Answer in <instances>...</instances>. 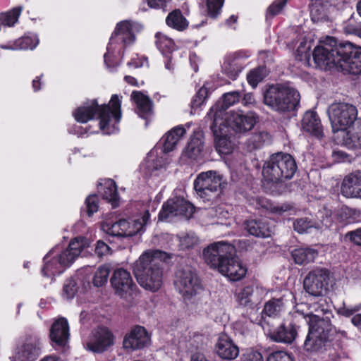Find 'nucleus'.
<instances>
[{
  "label": "nucleus",
  "instance_id": "obj_10",
  "mask_svg": "<svg viewBox=\"0 0 361 361\" xmlns=\"http://www.w3.org/2000/svg\"><path fill=\"white\" fill-rule=\"evenodd\" d=\"M306 321L305 313L295 310L275 330L270 333V338L278 343H292L298 335L300 325Z\"/></svg>",
  "mask_w": 361,
  "mask_h": 361
},
{
  "label": "nucleus",
  "instance_id": "obj_60",
  "mask_svg": "<svg viewBox=\"0 0 361 361\" xmlns=\"http://www.w3.org/2000/svg\"><path fill=\"white\" fill-rule=\"evenodd\" d=\"M77 291L76 283L73 279H68L63 286V292L67 298H72Z\"/></svg>",
  "mask_w": 361,
  "mask_h": 361
},
{
  "label": "nucleus",
  "instance_id": "obj_16",
  "mask_svg": "<svg viewBox=\"0 0 361 361\" xmlns=\"http://www.w3.org/2000/svg\"><path fill=\"white\" fill-rule=\"evenodd\" d=\"M195 211L194 206L184 198L176 197L167 200L159 214V219L161 221L176 216H183L190 219Z\"/></svg>",
  "mask_w": 361,
  "mask_h": 361
},
{
  "label": "nucleus",
  "instance_id": "obj_33",
  "mask_svg": "<svg viewBox=\"0 0 361 361\" xmlns=\"http://www.w3.org/2000/svg\"><path fill=\"white\" fill-rule=\"evenodd\" d=\"M245 229L256 237L267 238L270 236V229L267 223L262 219H250L244 224Z\"/></svg>",
  "mask_w": 361,
  "mask_h": 361
},
{
  "label": "nucleus",
  "instance_id": "obj_62",
  "mask_svg": "<svg viewBox=\"0 0 361 361\" xmlns=\"http://www.w3.org/2000/svg\"><path fill=\"white\" fill-rule=\"evenodd\" d=\"M110 247L104 242L99 240L94 249L95 253L100 257L106 256L110 253Z\"/></svg>",
  "mask_w": 361,
  "mask_h": 361
},
{
  "label": "nucleus",
  "instance_id": "obj_53",
  "mask_svg": "<svg viewBox=\"0 0 361 361\" xmlns=\"http://www.w3.org/2000/svg\"><path fill=\"white\" fill-rule=\"evenodd\" d=\"M227 83V80L220 77L219 75H213L209 80L205 82L200 90L207 91L213 89H217Z\"/></svg>",
  "mask_w": 361,
  "mask_h": 361
},
{
  "label": "nucleus",
  "instance_id": "obj_29",
  "mask_svg": "<svg viewBox=\"0 0 361 361\" xmlns=\"http://www.w3.org/2000/svg\"><path fill=\"white\" fill-rule=\"evenodd\" d=\"M302 128L304 131L317 138H321L323 136L320 118L314 111H307L305 112L302 120Z\"/></svg>",
  "mask_w": 361,
  "mask_h": 361
},
{
  "label": "nucleus",
  "instance_id": "obj_14",
  "mask_svg": "<svg viewBox=\"0 0 361 361\" xmlns=\"http://www.w3.org/2000/svg\"><path fill=\"white\" fill-rule=\"evenodd\" d=\"M52 255L54 256L47 262V276L60 275L77 258L76 254L72 252L68 247L61 251L59 246L50 250L47 254V258Z\"/></svg>",
  "mask_w": 361,
  "mask_h": 361
},
{
  "label": "nucleus",
  "instance_id": "obj_17",
  "mask_svg": "<svg viewBox=\"0 0 361 361\" xmlns=\"http://www.w3.org/2000/svg\"><path fill=\"white\" fill-rule=\"evenodd\" d=\"M234 252V247L231 245L218 242L209 245L203 251V255L207 264L211 267L219 269L221 264H224L228 257L232 256Z\"/></svg>",
  "mask_w": 361,
  "mask_h": 361
},
{
  "label": "nucleus",
  "instance_id": "obj_52",
  "mask_svg": "<svg viewBox=\"0 0 361 361\" xmlns=\"http://www.w3.org/2000/svg\"><path fill=\"white\" fill-rule=\"evenodd\" d=\"M224 0H206L207 15L215 18L220 13Z\"/></svg>",
  "mask_w": 361,
  "mask_h": 361
},
{
  "label": "nucleus",
  "instance_id": "obj_24",
  "mask_svg": "<svg viewBox=\"0 0 361 361\" xmlns=\"http://www.w3.org/2000/svg\"><path fill=\"white\" fill-rule=\"evenodd\" d=\"M249 56L250 54L243 51L231 54L226 57L222 66L224 72L230 78L235 80L244 67L243 60Z\"/></svg>",
  "mask_w": 361,
  "mask_h": 361
},
{
  "label": "nucleus",
  "instance_id": "obj_5",
  "mask_svg": "<svg viewBox=\"0 0 361 361\" xmlns=\"http://www.w3.org/2000/svg\"><path fill=\"white\" fill-rule=\"evenodd\" d=\"M309 325L308 334L303 344L305 351L310 354H322L331 350L335 331L328 317L318 314H305Z\"/></svg>",
  "mask_w": 361,
  "mask_h": 361
},
{
  "label": "nucleus",
  "instance_id": "obj_57",
  "mask_svg": "<svg viewBox=\"0 0 361 361\" xmlns=\"http://www.w3.org/2000/svg\"><path fill=\"white\" fill-rule=\"evenodd\" d=\"M267 361H293V360L286 352L276 351L268 356Z\"/></svg>",
  "mask_w": 361,
  "mask_h": 361
},
{
  "label": "nucleus",
  "instance_id": "obj_59",
  "mask_svg": "<svg viewBox=\"0 0 361 361\" xmlns=\"http://www.w3.org/2000/svg\"><path fill=\"white\" fill-rule=\"evenodd\" d=\"M171 1V0H147L149 8L161 10L163 12L167 11V6Z\"/></svg>",
  "mask_w": 361,
  "mask_h": 361
},
{
  "label": "nucleus",
  "instance_id": "obj_51",
  "mask_svg": "<svg viewBox=\"0 0 361 361\" xmlns=\"http://www.w3.org/2000/svg\"><path fill=\"white\" fill-rule=\"evenodd\" d=\"M180 250H187L193 247L198 243V238L194 233H187L178 237Z\"/></svg>",
  "mask_w": 361,
  "mask_h": 361
},
{
  "label": "nucleus",
  "instance_id": "obj_2",
  "mask_svg": "<svg viewBox=\"0 0 361 361\" xmlns=\"http://www.w3.org/2000/svg\"><path fill=\"white\" fill-rule=\"evenodd\" d=\"M73 116L80 123H87L97 117L104 133L114 134L118 130L121 118V100L117 94H114L107 105H99L95 99L87 101L75 110Z\"/></svg>",
  "mask_w": 361,
  "mask_h": 361
},
{
  "label": "nucleus",
  "instance_id": "obj_39",
  "mask_svg": "<svg viewBox=\"0 0 361 361\" xmlns=\"http://www.w3.org/2000/svg\"><path fill=\"white\" fill-rule=\"evenodd\" d=\"M102 190L103 191H100V192L103 199L111 203L113 207H118L119 198L115 182L113 180H106L104 184Z\"/></svg>",
  "mask_w": 361,
  "mask_h": 361
},
{
  "label": "nucleus",
  "instance_id": "obj_19",
  "mask_svg": "<svg viewBox=\"0 0 361 361\" xmlns=\"http://www.w3.org/2000/svg\"><path fill=\"white\" fill-rule=\"evenodd\" d=\"M295 297L292 292L285 291L279 297H274L264 303L262 313L270 317H278L287 307L293 303Z\"/></svg>",
  "mask_w": 361,
  "mask_h": 361
},
{
  "label": "nucleus",
  "instance_id": "obj_58",
  "mask_svg": "<svg viewBox=\"0 0 361 361\" xmlns=\"http://www.w3.org/2000/svg\"><path fill=\"white\" fill-rule=\"evenodd\" d=\"M147 64V60L145 57H139L137 54H133L130 59L127 62V66L131 68H139Z\"/></svg>",
  "mask_w": 361,
  "mask_h": 361
},
{
  "label": "nucleus",
  "instance_id": "obj_50",
  "mask_svg": "<svg viewBox=\"0 0 361 361\" xmlns=\"http://www.w3.org/2000/svg\"><path fill=\"white\" fill-rule=\"evenodd\" d=\"M339 215L342 221L351 223L356 221L360 216V212L355 209L343 207L340 209Z\"/></svg>",
  "mask_w": 361,
  "mask_h": 361
},
{
  "label": "nucleus",
  "instance_id": "obj_34",
  "mask_svg": "<svg viewBox=\"0 0 361 361\" xmlns=\"http://www.w3.org/2000/svg\"><path fill=\"white\" fill-rule=\"evenodd\" d=\"M131 97L136 104L137 114L146 119L152 114V101L142 92H133Z\"/></svg>",
  "mask_w": 361,
  "mask_h": 361
},
{
  "label": "nucleus",
  "instance_id": "obj_18",
  "mask_svg": "<svg viewBox=\"0 0 361 361\" xmlns=\"http://www.w3.org/2000/svg\"><path fill=\"white\" fill-rule=\"evenodd\" d=\"M317 218L319 221H312L307 218H300L296 219L293 223V228L298 233H308L309 231L315 228L320 229L322 228H329L333 223L332 212L330 209L324 208L318 212Z\"/></svg>",
  "mask_w": 361,
  "mask_h": 361
},
{
  "label": "nucleus",
  "instance_id": "obj_40",
  "mask_svg": "<svg viewBox=\"0 0 361 361\" xmlns=\"http://www.w3.org/2000/svg\"><path fill=\"white\" fill-rule=\"evenodd\" d=\"M226 129H221L219 133L212 132L215 137L216 149L221 154H228L232 152L233 144L226 134Z\"/></svg>",
  "mask_w": 361,
  "mask_h": 361
},
{
  "label": "nucleus",
  "instance_id": "obj_36",
  "mask_svg": "<svg viewBox=\"0 0 361 361\" xmlns=\"http://www.w3.org/2000/svg\"><path fill=\"white\" fill-rule=\"evenodd\" d=\"M317 255L318 252L316 250L308 247L296 248L292 251L294 262L300 265L314 262Z\"/></svg>",
  "mask_w": 361,
  "mask_h": 361
},
{
  "label": "nucleus",
  "instance_id": "obj_21",
  "mask_svg": "<svg viewBox=\"0 0 361 361\" xmlns=\"http://www.w3.org/2000/svg\"><path fill=\"white\" fill-rule=\"evenodd\" d=\"M40 353L39 342L36 340H29L18 345L9 360L10 361H35Z\"/></svg>",
  "mask_w": 361,
  "mask_h": 361
},
{
  "label": "nucleus",
  "instance_id": "obj_23",
  "mask_svg": "<svg viewBox=\"0 0 361 361\" xmlns=\"http://www.w3.org/2000/svg\"><path fill=\"white\" fill-rule=\"evenodd\" d=\"M341 192L345 197L361 199V171H356L344 177Z\"/></svg>",
  "mask_w": 361,
  "mask_h": 361
},
{
  "label": "nucleus",
  "instance_id": "obj_6",
  "mask_svg": "<svg viewBox=\"0 0 361 361\" xmlns=\"http://www.w3.org/2000/svg\"><path fill=\"white\" fill-rule=\"evenodd\" d=\"M257 122V116L252 111L244 114L240 110L224 112V109H218L213 114L210 128L215 133L228 127L236 133H245L252 130Z\"/></svg>",
  "mask_w": 361,
  "mask_h": 361
},
{
  "label": "nucleus",
  "instance_id": "obj_54",
  "mask_svg": "<svg viewBox=\"0 0 361 361\" xmlns=\"http://www.w3.org/2000/svg\"><path fill=\"white\" fill-rule=\"evenodd\" d=\"M86 212L88 216L98 211L99 209V197L96 195H90L85 200Z\"/></svg>",
  "mask_w": 361,
  "mask_h": 361
},
{
  "label": "nucleus",
  "instance_id": "obj_20",
  "mask_svg": "<svg viewBox=\"0 0 361 361\" xmlns=\"http://www.w3.org/2000/svg\"><path fill=\"white\" fill-rule=\"evenodd\" d=\"M150 343V337L146 329L140 326L132 329L123 339V348L130 350H135L147 347Z\"/></svg>",
  "mask_w": 361,
  "mask_h": 361
},
{
  "label": "nucleus",
  "instance_id": "obj_30",
  "mask_svg": "<svg viewBox=\"0 0 361 361\" xmlns=\"http://www.w3.org/2000/svg\"><path fill=\"white\" fill-rule=\"evenodd\" d=\"M185 133L186 129L184 127L178 126L166 133L161 138L163 151L164 152L173 151L178 142L183 137Z\"/></svg>",
  "mask_w": 361,
  "mask_h": 361
},
{
  "label": "nucleus",
  "instance_id": "obj_7",
  "mask_svg": "<svg viewBox=\"0 0 361 361\" xmlns=\"http://www.w3.org/2000/svg\"><path fill=\"white\" fill-rule=\"evenodd\" d=\"M294 158L289 154H274L264 162L262 169L264 178L271 183H279L291 179L297 171Z\"/></svg>",
  "mask_w": 361,
  "mask_h": 361
},
{
  "label": "nucleus",
  "instance_id": "obj_31",
  "mask_svg": "<svg viewBox=\"0 0 361 361\" xmlns=\"http://www.w3.org/2000/svg\"><path fill=\"white\" fill-rule=\"evenodd\" d=\"M240 95L239 92H228L223 94L222 101H218L214 106H213L207 115V118L213 121V114L216 113L218 109H224V112L231 105L238 102L240 99Z\"/></svg>",
  "mask_w": 361,
  "mask_h": 361
},
{
  "label": "nucleus",
  "instance_id": "obj_27",
  "mask_svg": "<svg viewBox=\"0 0 361 361\" xmlns=\"http://www.w3.org/2000/svg\"><path fill=\"white\" fill-rule=\"evenodd\" d=\"M216 351L221 358L228 360H234L239 355L238 347L226 335L219 337Z\"/></svg>",
  "mask_w": 361,
  "mask_h": 361
},
{
  "label": "nucleus",
  "instance_id": "obj_38",
  "mask_svg": "<svg viewBox=\"0 0 361 361\" xmlns=\"http://www.w3.org/2000/svg\"><path fill=\"white\" fill-rule=\"evenodd\" d=\"M166 23L178 31H183L188 26V22L180 10H174L169 13L166 18Z\"/></svg>",
  "mask_w": 361,
  "mask_h": 361
},
{
  "label": "nucleus",
  "instance_id": "obj_25",
  "mask_svg": "<svg viewBox=\"0 0 361 361\" xmlns=\"http://www.w3.org/2000/svg\"><path fill=\"white\" fill-rule=\"evenodd\" d=\"M218 271L231 281H235L245 276L247 268L238 258L230 256L224 264H221Z\"/></svg>",
  "mask_w": 361,
  "mask_h": 361
},
{
  "label": "nucleus",
  "instance_id": "obj_46",
  "mask_svg": "<svg viewBox=\"0 0 361 361\" xmlns=\"http://www.w3.org/2000/svg\"><path fill=\"white\" fill-rule=\"evenodd\" d=\"M271 142V135L265 131H259L251 135L248 139V145L252 149H259Z\"/></svg>",
  "mask_w": 361,
  "mask_h": 361
},
{
  "label": "nucleus",
  "instance_id": "obj_49",
  "mask_svg": "<svg viewBox=\"0 0 361 361\" xmlns=\"http://www.w3.org/2000/svg\"><path fill=\"white\" fill-rule=\"evenodd\" d=\"M109 273L110 268L109 265L104 264L99 267L94 276V285L97 287H100L105 284L107 282Z\"/></svg>",
  "mask_w": 361,
  "mask_h": 361
},
{
  "label": "nucleus",
  "instance_id": "obj_64",
  "mask_svg": "<svg viewBox=\"0 0 361 361\" xmlns=\"http://www.w3.org/2000/svg\"><path fill=\"white\" fill-rule=\"evenodd\" d=\"M360 29V25L353 23L352 20H349L343 26V30L347 34H356Z\"/></svg>",
  "mask_w": 361,
  "mask_h": 361
},
{
  "label": "nucleus",
  "instance_id": "obj_9",
  "mask_svg": "<svg viewBox=\"0 0 361 361\" xmlns=\"http://www.w3.org/2000/svg\"><path fill=\"white\" fill-rule=\"evenodd\" d=\"M224 177L216 171L200 173L194 181V189L204 201L216 197L224 188Z\"/></svg>",
  "mask_w": 361,
  "mask_h": 361
},
{
  "label": "nucleus",
  "instance_id": "obj_61",
  "mask_svg": "<svg viewBox=\"0 0 361 361\" xmlns=\"http://www.w3.org/2000/svg\"><path fill=\"white\" fill-rule=\"evenodd\" d=\"M209 92H197L192 97L191 105L192 108H197L204 103Z\"/></svg>",
  "mask_w": 361,
  "mask_h": 361
},
{
  "label": "nucleus",
  "instance_id": "obj_43",
  "mask_svg": "<svg viewBox=\"0 0 361 361\" xmlns=\"http://www.w3.org/2000/svg\"><path fill=\"white\" fill-rule=\"evenodd\" d=\"M203 148V142L200 133L191 137L184 151L185 154L192 159H196Z\"/></svg>",
  "mask_w": 361,
  "mask_h": 361
},
{
  "label": "nucleus",
  "instance_id": "obj_22",
  "mask_svg": "<svg viewBox=\"0 0 361 361\" xmlns=\"http://www.w3.org/2000/svg\"><path fill=\"white\" fill-rule=\"evenodd\" d=\"M110 281L116 293L121 297L124 294L129 293L135 286L130 274L122 268L117 269L114 271Z\"/></svg>",
  "mask_w": 361,
  "mask_h": 361
},
{
  "label": "nucleus",
  "instance_id": "obj_3",
  "mask_svg": "<svg viewBox=\"0 0 361 361\" xmlns=\"http://www.w3.org/2000/svg\"><path fill=\"white\" fill-rule=\"evenodd\" d=\"M141 30L140 24L131 20L117 23L104 55V63L109 71L114 72L119 66L125 50L135 42L136 35Z\"/></svg>",
  "mask_w": 361,
  "mask_h": 361
},
{
  "label": "nucleus",
  "instance_id": "obj_37",
  "mask_svg": "<svg viewBox=\"0 0 361 361\" xmlns=\"http://www.w3.org/2000/svg\"><path fill=\"white\" fill-rule=\"evenodd\" d=\"M262 290L258 287L247 286L242 288L236 295L238 304L243 307H252L255 293Z\"/></svg>",
  "mask_w": 361,
  "mask_h": 361
},
{
  "label": "nucleus",
  "instance_id": "obj_48",
  "mask_svg": "<svg viewBox=\"0 0 361 361\" xmlns=\"http://www.w3.org/2000/svg\"><path fill=\"white\" fill-rule=\"evenodd\" d=\"M89 247L88 240L85 238L78 237L72 240L68 245V248L72 252L76 254V257L84 255L83 252Z\"/></svg>",
  "mask_w": 361,
  "mask_h": 361
},
{
  "label": "nucleus",
  "instance_id": "obj_15",
  "mask_svg": "<svg viewBox=\"0 0 361 361\" xmlns=\"http://www.w3.org/2000/svg\"><path fill=\"white\" fill-rule=\"evenodd\" d=\"M114 343L112 332L105 326L94 329L87 339L84 342L86 350L94 353H102L108 350Z\"/></svg>",
  "mask_w": 361,
  "mask_h": 361
},
{
  "label": "nucleus",
  "instance_id": "obj_4",
  "mask_svg": "<svg viewBox=\"0 0 361 361\" xmlns=\"http://www.w3.org/2000/svg\"><path fill=\"white\" fill-rule=\"evenodd\" d=\"M166 252L159 250L144 252L135 262L133 272L137 283L143 288L157 291L161 286L163 279L162 264Z\"/></svg>",
  "mask_w": 361,
  "mask_h": 361
},
{
  "label": "nucleus",
  "instance_id": "obj_56",
  "mask_svg": "<svg viewBox=\"0 0 361 361\" xmlns=\"http://www.w3.org/2000/svg\"><path fill=\"white\" fill-rule=\"evenodd\" d=\"M288 0H276L267 9V15L274 16L279 14L286 4Z\"/></svg>",
  "mask_w": 361,
  "mask_h": 361
},
{
  "label": "nucleus",
  "instance_id": "obj_44",
  "mask_svg": "<svg viewBox=\"0 0 361 361\" xmlns=\"http://www.w3.org/2000/svg\"><path fill=\"white\" fill-rule=\"evenodd\" d=\"M310 14L312 19L319 20L326 16V11L329 6L327 1L323 0H310Z\"/></svg>",
  "mask_w": 361,
  "mask_h": 361
},
{
  "label": "nucleus",
  "instance_id": "obj_41",
  "mask_svg": "<svg viewBox=\"0 0 361 361\" xmlns=\"http://www.w3.org/2000/svg\"><path fill=\"white\" fill-rule=\"evenodd\" d=\"M156 44L159 50L167 59H171V53L175 50V44L173 39L161 32L156 34Z\"/></svg>",
  "mask_w": 361,
  "mask_h": 361
},
{
  "label": "nucleus",
  "instance_id": "obj_32",
  "mask_svg": "<svg viewBox=\"0 0 361 361\" xmlns=\"http://www.w3.org/2000/svg\"><path fill=\"white\" fill-rule=\"evenodd\" d=\"M343 142L345 145L350 149L361 148V119L357 120L354 125L346 130Z\"/></svg>",
  "mask_w": 361,
  "mask_h": 361
},
{
  "label": "nucleus",
  "instance_id": "obj_12",
  "mask_svg": "<svg viewBox=\"0 0 361 361\" xmlns=\"http://www.w3.org/2000/svg\"><path fill=\"white\" fill-rule=\"evenodd\" d=\"M175 286L185 299H190L202 289L200 280L190 267L179 269L176 272Z\"/></svg>",
  "mask_w": 361,
  "mask_h": 361
},
{
  "label": "nucleus",
  "instance_id": "obj_13",
  "mask_svg": "<svg viewBox=\"0 0 361 361\" xmlns=\"http://www.w3.org/2000/svg\"><path fill=\"white\" fill-rule=\"evenodd\" d=\"M299 92H264V104L276 111H293L299 104Z\"/></svg>",
  "mask_w": 361,
  "mask_h": 361
},
{
  "label": "nucleus",
  "instance_id": "obj_35",
  "mask_svg": "<svg viewBox=\"0 0 361 361\" xmlns=\"http://www.w3.org/2000/svg\"><path fill=\"white\" fill-rule=\"evenodd\" d=\"M38 44V39L29 36L23 37L14 41H8L6 44H1L3 49H33Z\"/></svg>",
  "mask_w": 361,
  "mask_h": 361
},
{
  "label": "nucleus",
  "instance_id": "obj_26",
  "mask_svg": "<svg viewBox=\"0 0 361 361\" xmlns=\"http://www.w3.org/2000/svg\"><path fill=\"white\" fill-rule=\"evenodd\" d=\"M69 326L66 319L61 317L52 324L49 338L56 345L64 346L69 339Z\"/></svg>",
  "mask_w": 361,
  "mask_h": 361
},
{
  "label": "nucleus",
  "instance_id": "obj_45",
  "mask_svg": "<svg viewBox=\"0 0 361 361\" xmlns=\"http://www.w3.org/2000/svg\"><path fill=\"white\" fill-rule=\"evenodd\" d=\"M268 75L265 67L259 66L251 70L247 75V80L252 89L257 87L258 83L262 82Z\"/></svg>",
  "mask_w": 361,
  "mask_h": 361
},
{
  "label": "nucleus",
  "instance_id": "obj_42",
  "mask_svg": "<svg viewBox=\"0 0 361 361\" xmlns=\"http://www.w3.org/2000/svg\"><path fill=\"white\" fill-rule=\"evenodd\" d=\"M23 7L16 6L8 11L0 13V31L6 27H12L18 22Z\"/></svg>",
  "mask_w": 361,
  "mask_h": 361
},
{
  "label": "nucleus",
  "instance_id": "obj_63",
  "mask_svg": "<svg viewBox=\"0 0 361 361\" xmlns=\"http://www.w3.org/2000/svg\"><path fill=\"white\" fill-rule=\"evenodd\" d=\"M345 236L354 244L361 246V227L348 232Z\"/></svg>",
  "mask_w": 361,
  "mask_h": 361
},
{
  "label": "nucleus",
  "instance_id": "obj_11",
  "mask_svg": "<svg viewBox=\"0 0 361 361\" xmlns=\"http://www.w3.org/2000/svg\"><path fill=\"white\" fill-rule=\"evenodd\" d=\"M329 280L330 272L327 269L316 267L305 276L304 289L312 296H322L327 293Z\"/></svg>",
  "mask_w": 361,
  "mask_h": 361
},
{
  "label": "nucleus",
  "instance_id": "obj_55",
  "mask_svg": "<svg viewBox=\"0 0 361 361\" xmlns=\"http://www.w3.org/2000/svg\"><path fill=\"white\" fill-rule=\"evenodd\" d=\"M241 361H263L262 354L254 349H246L240 357Z\"/></svg>",
  "mask_w": 361,
  "mask_h": 361
},
{
  "label": "nucleus",
  "instance_id": "obj_28",
  "mask_svg": "<svg viewBox=\"0 0 361 361\" xmlns=\"http://www.w3.org/2000/svg\"><path fill=\"white\" fill-rule=\"evenodd\" d=\"M102 228L107 234L117 237L133 236L137 233L125 219H120L114 224L104 222L102 224Z\"/></svg>",
  "mask_w": 361,
  "mask_h": 361
},
{
  "label": "nucleus",
  "instance_id": "obj_47",
  "mask_svg": "<svg viewBox=\"0 0 361 361\" xmlns=\"http://www.w3.org/2000/svg\"><path fill=\"white\" fill-rule=\"evenodd\" d=\"M257 209H259L260 207L264 208L267 210H269L271 212L274 214H281L285 212H287L290 209L291 207L289 204H281V205H273L269 203L267 200L264 199H257L256 200Z\"/></svg>",
  "mask_w": 361,
  "mask_h": 361
},
{
  "label": "nucleus",
  "instance_id": "obj_1",
  "mask_svg": "<svg viewBox=\"0 0 361 361\" xmlns=\"http://www.w3.org/2000/svg\"><path fill=\"white\" fill-rule=\"evenodd\" d=\"M313 59L321 69H335L344 74H361V47L348 42L336 44L330 37L328 42L314 48Z\"/></svg>",
  "mask_w": 361,
  "mask_h": 361
},
{
  "label": "nucleus",
  "instance_id": "obj_8",
  "mask_svg": "<svg viewBox=\"0 0 361 361\" xmlns=\"http://www.w3.org/2000/svg\"><path fill=\"white\" fill-rule=\"evenodd\" d=\"M329 117L334 133L346 130L360 120L357 108L348 103L332 104L329 109Z\"/></svg>",
  "mask_w": 361,
  "mask_h": 361
}]
</instances>
